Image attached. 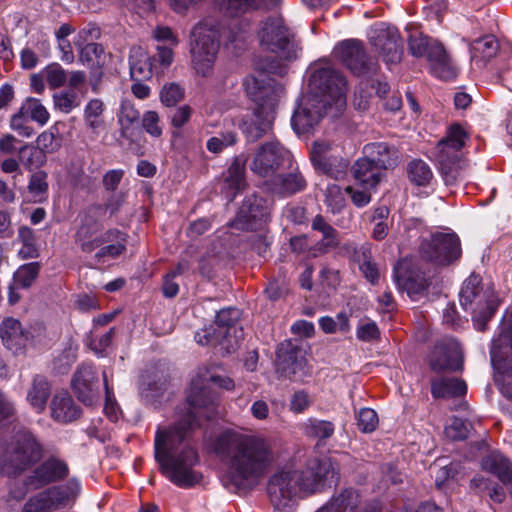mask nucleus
I'll list each match as a JSON object with an SVG mask.
<instances>
[{
    "label": "nucleus",
    "instance_id": "obj_55",
    "mask_svg": "<svg viewBox=\"0 0 512 512\" xmlns=\"http://www.w3.org/2000/svg\"><path fill=\"white\" fill-rule=\"evenodd\" d=\"M184 95V88L174 82L166 83L160 91L161 102L167 107L175 106L183 100Z\"/></svg>",
    "mask_w": 512,
    "mask_h": 512
},
{
    "label": "nucleus",
    "instance_id": "obj_56",
    "mask_svg": "<svg viewBox=\"0 0 512 512\" xmlns=\"http://www.w3.org/2000/svg\"><path fill=\"white\" fill-rule=\"evenodd\" d=\"M469 432L470 424L458 417L451 418L444 430L446 437L454 441L466 439Z\"/></svg>",
    "mask_w": 512,
    "mask_h": 512
},
{
    "label": "nucleus",
    "instance_id": "obj_12",
    "mask_svg": "<svg viewBox=\"0 0 512 512\" xmlns=\"http://www.w3.org/2000/svg\"><path fill=\"white\" fill-rule=\"evenodd\" d=\"M420 254L436 265H449L461 256L460 239L452 232L433 233L422 240Z\"/></svg>",
    "mask_w": 512,
    "mask_h": 512
},
{
    "label": "nucleus",
    "instance_id": "obj_2",
    "mask_svg": "<svg viewBox=\"0 0 512 512\" xmlns=\"http://www.w3.org/2000/svg\"><path fill=\"white\" fill-rule=\"evenodd\" d=\"M214 451L227 465L222 482L233 491L256 485L274 462L272 442L261 435L224 431Z\"/></svg>",
    "mask_w": 512,
    "mask_h": 512
},
{
    "label": "nucleus",
    "instance_id": "obj_51",
    "mask_svg": "<svg viewBox=\"0 0 512 512\" xmlns=\"http://www.w3.org/2000/svg\"><path fill=\"white\" fill-rule=\"evenodd\" d=\"M140 119V113L134 104L128 100L122 101L118 114V122L121 126V134L127 136L131 125L137 123Z\"/></svg>",
    "mask_w": 512,
    "mask_h": 512
},
{
    "label": "nucleus",
    "instance_id": "obj_24",
    "mask_svg": "<svg viewBox=\"0 0 512 512\" xmlns=\"http://www.w3.org/2000/svg\"><path fill=\"white\" fill-rule=\"evenodd\" d=\"M69 475V466L66 461L49 457L38 465L29 477V483L35 488L61 481Z\"/></svg>",
    "mask_w": 512,
    "mask_h": 512
},
{
    "label": "nucleus",
    "instance_id": "obj_25",
    "mask_svg": "<svg viewBox=\"0 0 512 512\" xmlns=\"http://www.w3.org/2000/svg\"><path fill=\"white\" fill-rule=\"evenodd\" d=\"M289 168V172L274 175L267 182L269 190L274 194L286 197L305 190L307 181L298 167L292 168L291 165Z\"/></svg>",
    "mask_w": 512,
    "mask_h": 512
},
{
    "label": "nucleus",
    "instance_id": "obj_19",
    "mask_svg": "<svg viewBox=\"0 0 512 512\" xmlns=\"http://www.w3.org/2000/svg\"><path fill=\"white\" fill-rule=\"evenodd\" d=\"M273 111L257 107L252 113L235 118L233 125L238 126L249 141H256L271 129Z\"/></svg>",
    "mask_w": 512,
    "mask_h": 512
},
{
    "label": "nucleus",
    "instance_id": "obj_29",
    "mask_svg": "<svg viewBox=\"0 0 512 512\" xmlns=\"http://www.w3.org/2000/svg\"><path fill=\"white\" fill-rule=\"evenodd\" d=\"M363 153L365 158L374 162L383 171L396 167L399 162L398 150L384 142L366 144Z\"/></svg>",
    "mask_w": 512,
    "mask_h": 512
},
{
    "label": "nucleus",
    "instance_id": "obj_28",
    "mask_svg": "<svg viewBox=\"0 0 512 512\" xmlns=\"http://www.w3.org/2000/svg\"><path fill=\"white\" fill-rule=\"evenodd\" d=\"M509 352H512V315L504 318L499 336L492 341L490 356L496 370H501L504 363H509L505 359Z\"/></svg>",
    "mask_w": 512,
    "mask_h": 512
},
{
    "label": "nucleus",
    "instance_id": "obj_48",
    "mask_svg": "<svg viewBox=\"0 0 512 512\" xmlns=\"http://www.w3.org/2000/svg\"><path fill=\"white\" fill-rule=\"evenodd\" d=\"M345 190L332 183L325 189V204L332 213L340 212L346 206Z\"/></svg>",
    "mask_w": 512,
    "mask_h": 512
},
{
    "label": "nucleus",
    "instance_id": "obj_41",
    "mask_svg": "<svg viewBox=\"0 0 512 512\" xmlns=\"http://www.w3.org/2000/svg\"><path fill=\"white\" fill-rule=\"evenodd\" d=\"M240 316L239 310L235 308H226L220 310L216 315V324L218 325L219 335H223V338L228 341V347L234 348V345L231 343L228 338L231 334H236V322L238 321Z\"/></svg>",
    "mask_w": 512,
    "mask_h": 512
},
{
    "label": "nucleus",
    "instance_id": "obj_10",
    "mask_svg": "<svg viewBox=\"0 0 512 512\" xmlns=\"http://www.w3.org/2000/svg\"><path fill=\"white\" fill-rule=\"evenodd\" d=\"M461 306L472 313V319L478 330L483 331L486 323L497 309L496 296L490 288L484 289L478 275H470L460 291Z\"/></svg>",
    "mask_w": 512,
    "mask_h": 512
},
{
    "label": "nucleus",
    "instance_id": "obj_34",
    "mask_svg": "<svg viewBox=\"0 0 512 512\" xmlns=\"http://www.w3.org/2000/svg\"><path fill=\"white\" fill-rule=\"evenodd\" d=\"M54 509H63L71 506L81 492V484L78 479L71 478L65 484L47 488Z\"/></svg>",
    "mask_w": 512,
    "mask_h": 512
},
{
    "label": "nucleus",
    "instance_id": "obj_4",
    "mask_svg": "<svg viewBox=\"0 0 512 512\" xmlns=\"http://www.w3.org/2000/svg\"><path fill=\"white\" fill-rule=\"evenodd\" d=\"M348 85L342 73L330 66L316 67L308 80V91L300 99L291 124L298 133H306L325 114L328 107L345 105Z\"/></svg>",
    "mask_w": 512,
    "mask_h": 512
},
{
    "label": "nucleus",
    "instance_id": "obj_44",
    "mask_svg": "<svg viewBox=\"0 0 512 512\" xmlns=\"http://www.w3.org/2000/svg\"><path fill=\"white\" fill-rule=\"evenodd\" d=\"M355 260L359 264V268L364 277L372 284H376L379 280V270L377 265L372 261L371 249L369 246H361L355 251Z\"/></svg>",
    "mask_w": 512,
    "mask_h": 512
},
{
    "label": "nucleus",
    "instance_id": "obj_45",
    "mask_svg": "<svg viewBox=\"0 0 512 512\" xmlns=\"http://www.w3.org/2000/svg\"><path fill=\"white\" fill-rule=\"evenodd\" d=\"M499 49L497 39L493 35H486L474 41L472 45V59L487 61L493 58Z\"/></svg>",
    "mask_w": 512,
    "mask_h": 512
},
{
    "label": "nucleus",
    "instance_id": "obj_22",
    "mask_svg": "<svg viewBox=\"0 0 512 512\" xmlns=\"http://www.w3.org/2000/svg\"><path fill=\"white\" fill-rule=\"evenodd\" d=\"M317 512H379L374 504L363 502L359 492L347 488L335 494L328 503Z\"/></svg>",
    "mask_w": 512,
    "mask_h": 512
},
{
    "label": "nucleus",
    "instance_id": "obj_47",
    "mask_svg": "<svg viewBox=\"0 0 512 512\" xmlns=\"http://www.w3.org/2000/svg\"><path fill=\"white\" fill-rule=\"evenodd\" d=\"M58 123L51 126L47 131L42 132L36 140L38 148L45 153H53L61 147L62 138Z\"/></svg>",
    "mask_w": 512,
    "mask_h": 512
},
{
    "label": "nucleus",
    "instance_id": "obj_13",
    "mask_svg": "<svg viewBox=\"0 0 512 512\" xmlns=\"http://www.w3.org/2000/svg\"><path fill=\"white\" fill-rule=\"evenodd\" d=\"M337 58L352 74L356 76L371 77L379 69L377 61L371 59L363 43L356 39L340 42L333 50Z\"/></svg>",
    "mask_w": 512,
    "mask_h": 512
},
{
    "label": "nucleus",
    "instance_id": "obj_54",
    "mask_svg": "<svg viewBox=\"0 0 512 512\" xmlns=\"http://www.w3.org/2000/svg\"><path fill=\"white\" fill-rule=\"evenodd\" d=\"M43 77L52 89L59 88L67 82V73L58 63H52L43 69Z\"/></svg>",
    "mask_w": 512,
    "mask_h": 512
},
{
    "label": "nucleus",
    "instance_id": "obj_26",
    "mask_svg": "<svg viewBox=\"0 0 512 512\" xmlns=\"http://www.w3.org/2000/svg\"><path fill=\"white\" fill-rule=\"evenodd\" d=\"M268 215V209L263 205L262 198L253 196L242 204L232 225L236 228L253 230L258 222L266 221Z\"/></svg>",
    "mask_w": 512,
    "mask_h": 512
},
{
    "label": "nucleus",
    "instance_id": "obj_52",
    "mask_svg": "<svg viewBox=\"0 0 512 512\" xmlns=\"http://www.w3.org/2000/svg\"><path fill=\"white\" fill-rule=\"evenodd\" d=\"M55 510L47 489L31 496L23 506L22 512H47Z\"/></svg>",
    "mask_w": 512,
    "mask_h": 512
},
{
    "label": "nucleus",
    "instance_id": "obj_21",
    "mask_svg": "<svg viewBox=\"0 0 512 512\" xmlns=\"http://www.w3.org/2000/svg\"><path fill=\"white\" fill-rule=\"evenodd\" d=\"M72 388L83 404L91 406L98 401V377L92 365L83 364L78 368L72 380Z\"/></svg>",
    "mask_w": 512,
    "mask_h": 512
},
{
    "label": "nucleus",
    "instance_id": "obj_11",
    "mask_svg": "<svg viewBox=\"0 0 512 512\" xmlns=\"http://www.w3.org/2000/svg\"><path fill=\"white\" fill-rule=\"evenodd\" d=\"M408 45L413 56L427 58L431 72L436 77L450 80L456 76V70L441 44L432 42L422 33L415 31L409 36Z\"/></svg>",
    "mask_w": 512,
    "mask_h": 512
},
{
    "label": "nucleus",
    "instance_id": "obj_35",
    "mask_svg": "<svg viewBox=\"0 0 512 512\" xmlns=\"http://www.w3.org/2000/svg\"><path fill=\"white\" fill-rule=\"evenodd\" d=\"M129 64L131 77L135 81L150 79L154 70H157V65L141 47L131 49Z\"/></svg>",
    "mask_w": 512,
    "mask_h": 512
},
{
    "label": "nucleus",
    "instance_id": "obj_59",
    "mask_svg": "<svg viewBox=\"0 0 512 512\" xmlns=\"http://www.w3.org/2000/svg\"><path fill=\"white\" fill-rule=\"evenodd\" d=\"M357 426L362 432H372L378 426L377 413L370 408H362L357 415Z\"/></svg>",
    "mask_w": 512,
    "mask_h": 512
},
{
    "label": "nucleus",
    "instance_id": "obj_40",
    "mask_svg": "<svg viewBox=\"0 0 512 512\" xmlns=\"http://www.w3.org/2000/svg\"><path fill=\"white\" fill-rule=\"evenodd\" d=\"M79 60L91 67L102 68L107 61L109 55L105 52L104 47L95 42H90L79 46Z\"/></svg>",
    "mask_w": 512,
    "mask_h": 512
},
{
    "label": "nucleus",
    "instance_id": "obj_16",
    "mask_svg": "<svg viewBox=\"0 0 512 512\" xmlns=\"http://www.w3.org/2000/svg\"><path fill=\"white\" fill-rule=\"evenodd\" d=\"M369 39L386 64L400 62L403 54L402 41L396 27L384 22L372 26Z\"/></svg>",
    "mask_w": 512,
    "mask_h": 512
},
{
    "label": "nucleus",
    "instance_id": "obj_46",
    "mask_svg": "<svg viewBox=\"0 0 512 512\" xmlns=\"http://www.w3.org/2000/svg\"><path fill=\"white\" fill-rule=\"evenodd\" d=\"M303 429L306 436L324 440L334 434L335 427L330 421L309 418L303 424Z\"/></svg>",
    "mask_w": 512,
    "mask_h": 512
},
{
    "label": "nucleus",
    "instance_id": "obj_9",
    "mask_svg": "<svg viewBox=\"0 0 512 512\" xmlns=\"http://www.w3.org/2000/svg\"><path fill=\"white\" fill-rule=\"evenodd\" d=\"M468 139L467 133L459 124L451 125L446 136L441 139L434 150V157L446 184H454L460 177L462 149Z\"/></svg>",
    "mask_w": 512,
    "mask_h": 512
},
{
    "label": "nucleus",
    "instance_id": "obj_49",
    "mask_svg": "<svg viewBox=\"0 0 512 512\" xmlns=\"http://www.w3.org/2000/svg\"><path fill=\"white\" fill-rule=\"evenodd\" d=\"M40 264L38 262H31L20 266L14 273V284L22 287H30L39 275Z\"/></svg>",
    "mask_w": 512,
    "mask_h": 512
},
{
    "label": "nucleus",
    "instance_id": "obj_39",
    "mask_svg": "<svg viewBox=\"0 0 512 512\" xmlns=\"http://www.w3.org/2000/svg\"><path fill=\"white\" fill-rule=\"evenodd\" d=\"M246 161L247 158L244 155H238L228 168L225 182L231 190V198H234L245 185Z\"/></svg>",
    "mask_w": 512,
    "mask_h": 512
},
{
    "label": "nucleus",
    "instance_id": "obj_7",
    "mask_svg": "<svg viewBox=\"0 0 512 512\" xmlns=\"http://www.w3.org/2000/svg\"><path fill=\"white\" fill-rule=\"evenodd\" d=\"M43 454V445L37 437L28 430H19L0 455V474L17 477L38 463Z\"/></svg>",
    "mask_w": 512,
    "mask_h": 512
},
{
    "label": "nucleus",
    "instance_id": "obj_57",
    "mask_svg": "<svg viewBox=\"0 0 512 512\" xmlns=\"http://www.w3.org/2000/svg\"><path fill=\"white\" fill-rule=\"evenodd\" d=\"M54 105L59 111L68 114L80 105V100L74 91H61L54 95Z\"/></svg>",
    "mask_w": 512,
    "mask_h": 512
},
{
    "label": "nucleus",
    "instance_id": "obj_43",
    "mask_svg": "<svg viewBox=\"0 0 512 512\" xmlns=\"http://www.w3.org/2000/svg\"><path fill=\"white\" fill-rule=\"evenodd\" d=\"M482 468L498 477L500 481L507 478L512 464L508 458L498 452H492L485 456L481 462Z\"/></svg>",
    "mask_w": 512,
    "mask_h": 512
},
{
    "label": "nucleus",
    "instance_id": "obj_58",
    "mask_svg": "<svg viewBox=\"0 0 512 512\" xmlns=\"http://www.w3.org/2000/svg\"><path fill=\"white\" fill-rule=\"evenodd\" d=\"M102 375L105 388L104 412L112 422H115L118 420L119 406L114 398L113 389L109 386L107 373L103 371Z\"/></svg>",
    "mask_w": 512,
    "mask_h": 512
},
{
    "label": "nucleus",
    "instance_id": "obj_50",
    "mask_svg": "<svg viewBox=\"0 0 512 512\" xmlns=\"http://www.w3.org/2000/svg\"><path fill=\"white\" fill-rule=\"evenodd\" d=\"M18 239L22 243L19 249V255L23 259L35 258L38 255L34 231L26 226L20 227L18 230Z\"/></svg>",
    "mask_w": 512,
    "mask_h": 512
},
{
    "label": "nucleus",
    "instance_id": "obj_1",
    "mask_svg": "<svg viewBox=\"0 0 512 512\" xmlns=\"http://www.w3.org/2000/svg\"><path fill=\"white\" fill-rule=\"evenodd\" d=\"M226 390L235 387L234 381L216 374L210 368H199L192 378L183 408H179V418L169 428H159L154 440V456L160 472L170 482L180 488H191L199 484L202 473L195 469L199 455L191 443L190 432L200 425V419H212L216 414L217 395L211 386Z\"/></svg>",
    "mask_w": 512,
    "mask_h": 512
},
{
    "label": "nucleus",
    "instance_id": "obj_31",
    "mask_svg": "<svg viewBox=\"0 0 512 512\" xmlns=\"http://www.w3.org/2000/svg\"><path fill=\"white\" fill-rule=\"evenodd\" d=\"M352 173L356 184L365 189H376L384 175L383 170L365 157L355 161Z\"/></svg>",
    "mask_w": 512,
    "mask_h": 512
},
{
    "label": "nucleus",
    "instance_id": "obj_32",
    "mask_svg": "<svg viewBox=\"0 0 512 512\" xmlns=\"http://www.w3.org/2000/svg\"><path fill=\"white\" fill-rule=\"evenodd\" d=\"M219 10L226 16L239 17L255 10L269 8L280 0H215Z\"/></svg>",
    "mask_w": 512,
    "mask_h": 512
},
{
    "label": "nucleus",
    "instance_id": "obj_8",
    "mask_svg": "<svg viewBox=\"0 0 512 512\" xmlns=\"http://www.w3.org/2000/svg\"><path fill=\"white\" fill-rule=\"evenodd\" d=\"M220 48V31L212 21L197 24L190 37L191 63L196 73L207 77L212 73Z\"/></svg>",
    "mask_w": 512,
    "mask_h": 512
},
{
    "label": "nucleus",
    "instance_id": "obj_6",
    "mask_svg": "<svg viewBox=\"0 0 512 512\" xmlns=\"http://www.w3.org/2000/svg\"><path fill=\"white\" fill-rule=\"evenodd\" d=\"M258 35L261 49L271 54L259 59L258 68L269 74L285 75L286 62L296 60L301 52L292 31L281 17H272L263 22Z\"/></svg>",
    "mask_w": 512,
    "mask_h": 512
},
{
    "label": "nucleus",
    "instance_id": "obj_15",
    "mask_svg": "<svg viewBox=\"0 0 512 512\" xmlns=\"http://www.w3.org/2000/svg\"><path fill=\"white\" fill-rule=\"evenodd\" d=\"M246 95L257 104V107L274 110L284 95V87L274 79L265 75H248L243 80Z\"/></svg>",
    "mask_w": 512,
    "mask_h": 512
},
{
    "label": "nucleus",
    "instance_id": "obj_38",
    "mask_svg": "<svg viewBox=\"0 0 512 512\" xmlns=\"http://www.w3.org/2000/svg\"><path fill=\"white\" fill-rule=\"evenodd\" d=\"M407 177L418 187H427L431 184L434 175L430 166L422 159H413L407 164Z\"/></svg>",
    "mask_w": 512,
    "mask_h": 512
},
{
    "label": "nucleus",
    "instance_id": "obj_30",
    "mask_svg": "<svg viewBox=\"0 0 512 512\" xmlns=\"http://www.w3.org/2000/svg\"><path fill=\"white\" fill-rule=\"evenodd\" d=\"M51 417L60 423H69L79 418L80 407L67 391L57 392L50 403Z\"/></svg>",
    "mask_w": 512,
    "mask_h": 512
},
{
    "label": "nucleus",
    "instance_id": "obj_62",
    "mask_svg": "<svg viewBox=\"0 0 512 512\" xmlns=\"http://www.w3.org/2000/svg\"><path fill=\"white\" fill-rule=\"evenodd\" d=\"M47 175L43 171L34 173L29 181V191L35 198L41 200L48 190V183L46 181Z\"/></svg>",
    "mask_w": 512,
    "mask_h": 512
},
{
    "label": "nucleus",
    "instance_id": "obj_33",
    "mask_svg": "<svg viewBox=\"0 0 512 512\" xmlns=\"http://www.w3.org/2000/svg\"><path fill=\"white\" fill-rule=\"evenodd\" d=\"M28 332L25 331L19 320L7 318L3 320L0 327V335L3 344L14 352L25 347L28 341Z\"/></svg>",
    "mask_w": 512,
    "mask_h": 512
},
{
    "label": "nucleus",
    "instance_id": "obj_53",
    "mask_svg": "<svg viewBox=\"0 0 512 512\" xmlns=\"http://www.w3.org/2000/svg\"><path fill=\"white\" fill-rule=\"evenodd\" d=\"M237 142V134L234 131L220 132L207 140L206 148L213 154L221 153L225 148L233 146Z\"/></svg>",
    "mask_w": 512,
    "mask_h": 512
},
{
    "label": "nucleus",
    "instance_id": "obj_18",
    "mask_svg": "<svg viewBox=\"0 0 512 512\" xmlns=\"http://www.w3.org/2000/svg\"><path fill=\"white\" fill-rule=\"evenodd\" d=\"M331 151L332 144L328 141H315L310 151V159L312 164L321 172L338 179L345 174L348 163L341 157L332 156Z\"/></svg>",
    "mask_w": 512,
    "mask_h": 512
},
{
    "label": "nucleus",
    "instance_id": "obj_36",
    "mask_svg": "<svg viewBox=\"0 0 512 512\" xmlns=\"http://www.w3.org/2000/svg\"><path fill=\"white\" fill-rule=\"evenodd\" d=\"M466 391L465 382L457 378H435L431 381V394L434 398L463 396Z\"/></svg>",
    "mask_w": 512,
    "mask_h": 512
},
{
    "label": "nucleus",
    "instance_id": "obj_64",
    "mask_svg": "<svg viewBox=\"0 0 512 512\" xmlns=\"http://www.w3.org/2000/svg\"><path fill=\"white\" fill-rule=\"evenodd\" d=\"M497 381L500 384L502 394L512 399V363H504V368L497 370Z\"/></svg>",
    "mask_w": 512,
    "mask_h": 512
},
{
    "label": "nucleus",
    "instance_id": "obj_37",
    "mask_svg": "<svg viewBox=\"0 0 512 512\" xmlns=\"http://www.w3.org/2000/svg\"><path fill=\"white\" fill-rule=\"evenodd\" d=\"M50 390V384L44 376L36 375L33 378L32 385L27 392V401L37 412H42L45 409Z\"/></svg>",
    "mask_w": 512,
    "mask_h": 512
},
{
    "label": "nucleus",
    "instance_id": "obj_63",
    "mask_svg": "<svg viewBox=\"0 0 512 512\" xmlns=\"http://www.w3.org/2000/svg\"><path fill=\"white\" fill-rule=\"evenodd\" d=\"M142 126L144 130L152 137L159 138L162 135V127L160 126V118L157 112L147 111L142 118Z\"/></svg>",
    "mask_w": 512,
    "mask_h": 512
},
{
    "label": "nucleus",
    "instance_id": "obj_60",
    "mask_svg": "<svg viewBox=\"0 0 512 512\" xmlns=\"http://www.w3.org/2000/svg\"><path fill=\"white\" fill-rule=\"evenodd\" d=\"M174 47L175 46L166 44L157 46V53L151 57L152 62L157 65V70L166 69L172 64L174 59Z\"/></svg>",
    "mask_w": 512,
    "mask_h": 512
},
{
    "label": "nucleus",
    "instance_id": "obj_23",
    "mask_svg": "<svg viewBox=\"0 0 512 512\" xmlns=\"http://www.w3.org/2000/svg\"><path fill=\"white\" fill-rule=\"evenodd\" d=\"M306 360L302 356L301 349L290 341L281 343L276 352V369L285 377L304 375Z\"/></svg>",
    "mask_w": 512,
    "mask_h": 512
},
{
    "label": "nucleus",
    "instance_id": "obj_27",
    "mask_svg": "<svg viewBox=\"0 0 512 512\" xmlns=\"http://www.w3.org/2000/svg\"><path fill=\"white\" fill-rule=\"evenodd\" d=\"M311 228L322 234V238L316 242L309 250L310 257H318L337 248L340 244L338 231L331 226L325 218L318 214L311 223Z\"/></svg>",
    "mask_w": 512,
    "mask_h": 512
},
{
    "label": "nucleus",
    "instance_id": "obj_5",
    "mask_svg": "<svg viewBox=\"0 0 512 512\" xmlns=\"http://www.w3.org/2000/svg\"><path fill=\"white\" fill-rule=\"evenodd\" d=\"M101 210L100 206L89 208L74 235L75 245L97 264L116 259L126 251V234L116 228L104 231L98 219Z\"/></svg>",
    "mask_w": 512,
    "mask_h": 512
},
{
    "label": "nucleus",
    "instance_id": "obj_20",
    "mask_svg": "<svg viewBox=\"0 0 512 512\" xmlns=\"http://www.w3.org/2000/svg\"><path fill=\"white\" fill-rule=\"evenodd\" d=\"M393 278L398 289L406 291L409 295L421 293L428 286L424 273L407 258L397 262Z\"/></svg>",
    "mask_w": 512,
    "mask_h": 512
},
{
    "label": "nucleus",
    "instance_id": "obj_61",
    "mask_svg": "<svg viewBox=\"0 0 512 512\" xmlns=\"http://www.w3.org/2000/svg\"><path fill=\"white\" fill-rule=\"evenodd\" d=\"M26 110L30 118L40 125L46 124L49 120V112L38 99H29L26 104Z\"/></svg>",
    "mask_w": 512,
    "mask_h": 512
},
{
    "label": "nucleus",
    "instance_id": "obj_3",
    "mask_svg": "<svg viewBox=\"0 0 512 512\" xmlns=\"http://www.w3.org/2000/svg\"><path fill=\"white\" fill-rule=\"evenodd\" d=\"M338 479V467L332 458L315 457L302 470L287 466L277 471L269 480L268 494L276 509L291 512L300 493L322 492Z\"/></svg>",
    "mask_w": 512,
    "mask_h": 512
},
{
    "label": "nucleus",
    "instance_id": "obj_14",
    "mask_svg": "<svg viewBox=\"0 0 512 512\" xmlns=\"http://www.w3.org/2000/svg\"><path fill=\"white\" fill-rule=\"evenodd\" d=\"M292 155L279 142H269L262 145L250 164L253 173L260 177H273L281 167L291 166Z\"/></svg>",
    "mask_w": 512,
    "mask_h": 512
},
{
    "label": "nucleus",
    "instance_id": "obj_17",
    "mask_svg": "<svg viewBox=\"0 0 512 512\" xmlns=\"http://www.w3.org/2000/svg\"><path fill=\"white\" fill-rule=\"evenodd\" d=\"M462 350L454 338L439 340L428 356V363L432 371H456L462 368Z\"/></svg>",
    "mask_w": 512,
    "mask_h": 512
},
{
    "label": "nucleus",
    "instance_id": "obj_42",
    "mask_svg": "<svg viewBox=\"0 0 512 512\" xmlns=\"http://www.w3.org/2000/svg\"><path fill=\"white\" fill-rule=\"evenodd\" d=\"M105 110L102 100L91 99L84 108V121L86 126L95 134L104 127L103 112Z\"/></svg>",
    "mask_w": 512,
    "mask_h": 512
}]
</instances>
